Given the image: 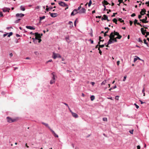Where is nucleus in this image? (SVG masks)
<instances>
[{
    "label": "nucleus",
    "instance_id": "3",
    "mask_svg": "<svg viewBox=\"0 0 149 149\" xmlns=\"http://www.w3.org/2000/svg\"><path fill=\"white\" fill-rule=\"evenodd\" d=\"M52 74L53 76L52 77V79L50 81V84H52L53 83H54L56 79L55 78V75L54 72H53L52 73Z\"/></svg>",
    "mask_w": 149,
    "mask_h": 149
},
{
    "label": "nucleus",
    "instance_id": "11",
    "mask_svg": "<svg viewBox=\"0 0 149 149\" xmlns=\"http://www.w3.org/2000/svg\"><path fill=\"white\" fill-rule=\"evenodd\" d=\"M147 17H146L145 18L143 19H140V20L143 23H147L148 22V21H146L147 19Z\"/></svg>",
    "mask_w": 149,
    "mask_h": 149
},
{
    "label": "nucleus",
    "instance_id": "6",
    "mask_svg": "<svg viewBox=\"0 0 149 149\" xmlns=\"http://www.w3.org/2000/svg\"><path fill=\"white\" fill-rule=\"evenodd\" d=\"M7 120L8 122L10 123H11L15 121V119H12L11 118L9 117H7Z\"/></svg>",
    "mask_w": 149,
    "mask_h": 149
},
{
    "label": "nucleus",
    "instance_id": "31",
    "mask_svg": "<svg viewBox=\"0 0 149 149\" xmlns=\"http://www.w3.org/2000/svg\"><path fill=\"white\" fill-rule=\"evenodd\" d=\"M144 43L145 44H146L147 46H148V43L147 42H146V39L144 40Z\"/></svg>",
    "mask_w": 149,
    "mask_h": 149
},
{
    "label": "nucleus",
    "instance_id": "62",
    "mask_svg": "<svg viewBox=\"0 0 149 149\" xmlns=\"http://www.w3.org/2000/svg\"><path fill=\"white\" fill-rule=\"evenodd\" d=\"M137 149H140V146H137Z\"/></svg>",
    "mask_w": 149,
    "mask_h": 149
},
{
    "label": "nucleus",
    "instance_id": "40",
    "mask_svg": "<svg viewBox=\"0 0 149 149\" xmlns=\"http://www.w3.org/2000/svg\"><path fill=\"white\" fill-rule=\"evenodd\" d=\"M52 61V59H50L49 60V61H47L46 62V63H47L48 62H51Z\"/></svg>",
    "mask_w": 149,
    "mask_h": 149
},
{
    "label": "nucleus",
    "instance_id": "45",
    "mask_svg": "<svg viewBox=\"0 0 149 149\" xmlns=\"http://www.w3.org/2000/svg\"><path fill=\"white\" fill-rule=\"evenodd\" d=\"M135 15H136L135 14V13H134L131 15V16L132 17H133L135 16Z\"/></svg>",
    "mask_w": 149,
    "mask_h": 149
},
{
    "label": "nucleus",
    "instance_id": "60",
    "mask_svg": "<svg viewBox=\"0 0 149 149\" xmlns=\"http://www.w3.org/2000/svg\"><path fill=\"white\" fill-rule=\"evenodd\" d=\"M9 55L10 56V57H11L13 56V54L12 53H10V54H9Z\"/></svg>",
    "mask_w": 149,
    "mask_h": 149
},
{
    "label": "nucleus",
    "instance_id": "41",
    "mask_svg": "<svg viewBox=\"0 0 149 149\" xmlns=\"http://www.w3.org/2000/svg\"><path fill=\"white\" fill-rule=\"evenodd\" d=\"M137 20L136 19H135L134 20V24H136L137 23Z\"/></svg>",
    "mask_w": 149,
    "mask_h": 149
},
{
    "label": "nucleus",
    "instance_id": "54",
    "mask_svg": "<svg viewBox=\"0 0 149 149\" xmlns=\"http://www.w3.org/2000/svg\"><path fill=\"white\" fill-rule=\"evenodd\" d=\"M116 85H115L114 86L112 87V89H114L116 88Z\"/></svg>",
    "mask_w": 149,
    "mask_h": 149
},
{
    "label": "nucleus",
    "instance_id": "15",
    "mask_svg": "<svg viewBox=\"0 0 149 149\" xmlns=\"http://www.w3.org/2000/svg\"><path fill=\"white\" fill-rule=\"evenodd\" d=\"M10 10V8H4L3 9V11L4 12H9Z\"/></svg>",
    "mask_w": 149,
    "mask_h": 149
},
{
    "label": "nucleus",
    "instance_id": "27",
    "mask_svg": "<svg viewBox=\"0 0 149 149\" xmlns=\"http://www.w3.org/2000/svg\"><path fill=\"white\" fill-rule=\"evenodd\" d=\"M21 19H17L16 20L15 22V23H17L19 22L20 20Z\"/></svg>",
    "mask_w": 149,
    "mask_h": 149
},
{
    "label": "nucleus",
    "instance_id": "50",
    "mask_svg": "<svg viewBox=\"0 0 149 149\" xmlns=\"http://www.w3.org/2000/svg\"><path fill=\"white\" fill-rule=\"evenodd\" d=\"M138 41L139 42H142V40L141 39V38H139L138 39Z\"/></svg>",
    "mask_w": 149,
    "mask_h": 149
},
{
    "label": "nucleus",
    "instance_id": "8",
    "mask_svg": "<svg viewBox=\"0 0 149 149\" xmlns=\"http://www.w3.org/2000/svg\"><path fill=\"white\" fill-rule=\"evenodd\" d=\"M77 13H78V12L77 9H75L72 12L71 15V16H74Z\"/></svg>",
    "mask_w": 149,
    "mask_h": 149
},
{
    "label": "nucleus",
    "instance_id": "52",
    "mask_svg": "<svg viewBox=\"0 0 149 149\" xmlns=\"http://www.w3.org/2000/svg\"><path fill=\"white\" fill-rule=\"evenodd\" d=\"M91 84H92V85L93 86L95 84V83L94 82H91Z\"/></svg>",
    "mask_w": 149,
    "mask_h": 149
},
{
    "label": "nucleus",
    "instance_id": "56",
    "mask_svg": "<svg viewBox=\"0 0 149 149\" xmlns=\"http://www.w3.org/2000/svg\"><path fill=\"white\" fill-rule=\"evenodd\" d=\"M117 14V13H113V15H112L111 16H112V17H114V16H115V15L116 14Z\"/></svg>",
    "mask_w": 149,
    "mask_h": 149
},
{
    "label": "nucleus",
    "instance_id": "42",
    "mask_svg": "<svg viewBox=\"0 0 149 149\" xmlns=\"http://www.w3.org/2000/svg\"><path fill=\"white\" fill-rule=\"evenodd\" d=\"M40 7V6H37L35 8V9H39Z\"/></svg>",
    "mask_w": 149,
    "mask_h": 149
},
{
    "label": "nucleus",
    "instance_id": "19",
    "mask_svg": "<svg viewBox=\"0 0 149 149\" xmlns=\"http://www.w3.org/2000/svg\"><path fill=\"white\" fill-rule=\"evenodd\" d=\"M103 17H104V18H102V20H106L107 19L108 17H107V15H103Z\"/></svg>",
    "mask_w": 149,
    "mask_h": 149
},
{
    "label": "nucleus",
    "instance_id": "49",
    "mask_svg": "<svg viewBox=\"0 0 149 149\" xmlns=\"http://www.w3.org/2000/svg\"><path fill=\"white\" fill-rule=\"evenodd\" d=\"M146 4L148 5V6H149V1L148 2H146Z\"/></svg>",
    "mask_w": 149,
    "mask_h": 149
},
{
    "label": "nucleus",
    "instance_id": "46",
    "mask_svg": "<svg viewBox=\"0 0 149 149\" xmlns=\"http://www.w3.org/2000/svg\"><path fill=\"white\" fill-rule=\"evenodd\" d=\"M3 16V14L2 12H0V17Z\"/></svg>",
    "mask_w": 149,
    "mask_h": 149
},
{
    "label": "nucleus",
    "instance_id": "43",
    "mask_svg": "<svg viewBox=\"0 0 149 149\" xmlns=\"http://www.w3.org/2000/svg\"><path fill=\"white\" fill-rule=\"evenodd\" d=\"M133 131H134V130H130L129 131V132H130V133L131 134H133Z\"/></svg>",
    "mask_w": 149,
    "mask_h": 149
},
{
    "label": "nucleus",
    "instance_id": "12",
    "mask_svg": "<svg viewBox=\"0 0 149 149\" xmlns=\"http://www.w3.org/2000/svg\"><path fill=\"white\" fill-rule=\"evenodd\" d=\"M50 16L52 17H55L57 16V14L56 13H49Z\"/></svg>",
    "mask_w": 149,
    "mask_h": 149
},
{
    "label": "nucleus",
    "instance_id": "1",
    "mask_svg": "<svg viewBox=\"0 0 149 149\" xmlns=\"http://www.w3.org/2000/svg\"><path fill=\"white\" fill-rule=\"evenodd\" d=\"M110 39L108 42L107 44H110L113 43L114 42H117V40L116 38H114V35L113 32H111L110 35L109 36Z\"/></svg>",
    "mask_w": 149,
    "mask_h": 149
},
{
    "label": "nucleus",
    "instance_id": "51",
    "mask_svg": "<svg viewBox=\"0 0 149 149\" xmlns=\"http://www.w3.org/2000/svg\"><path fill=\"white\" fill-rule=\"evenodd\" d=\"M89 41H91V44H93V40H91V39H90L89 40Z\"/></svg>",
    "mask_w": 149,
    "mask_h": 149
},
{
    "label": "nucleus",
    "instance_id": "25",
    "mask_svg": "<svg viewBox=\"0 0 149 149\" xmlns=\"http://www.w3.org/2000/svg\"><path fill=\"white\" fill-rule=\"evenodd\" d=\"M106 83V80H104L101 83V85H105Z\"/></svg>",
    "mask_w": 149,
    "mask_h": 149
},
{
    "label": "nucleus",
    "instance_id": "4",
    "mask_svg": "<svg viewBox=\"0 0 149 149\" xmlns=\"http://www.w3.org/2000/svg\"><path fill=\"white\" fill-rule=\"evenodd\" d=\"M52 57L54 59H55L57 58H61V56L60 54H56L55 52H53V53Z\"/></svg>",
    "mask_w": 149,
    "mask_h": 149
},
{
    "label": "nucleus",
    "instance_id": "22",
    "mask_svg": "<svg viewBox=\"0 0 149 149\" xmlns=\"http://www.w3.org/2000/svg\"><path fill=\"white\" fill-rule=\"evenodd\" d=\"M20 9L21 10H23V11H24L25 10V8L24 7L22 6H20Z\"/></svg>",
    "mask_w": 149,
    "mask_h": 149
},
{
    "label": "nucleus",
    "instance_id": "48",
    "mask_svg": "<svg viewBox=\"0 0 149 149\" xmlns=\"http://www.w3.org/2000/svg\"><path fill=\"white\" fill-rule=\"evenodd\" d=\"M8 34V33H6L4 34L3 35V37H5Z\"/></svg>",
    "mask_w": 149,
    "mask_h": 149
},
{
    "label": "nucleus",
    "instance_id": "32",
    "mask_svg": "<svg viewBox=\"0 0 149 149\" xmlns=\"http://www.w3.org/2000/svg\"><path fill=\"white\" fill-rule=\"evenodd\" d=\"M118 20L121 22H124V20H122L121 18H119Z\"/></svg>",
    "mask_w": 149,
    "mask_h": 149
},
{
    "label": "nucleus",
    "instance_id": "28",
    "mask_svg": "<svg viewBox=\"0 0 149 149\" xmlns=\"http://www.w3.org/2000/svg\"><path fill=\"white\" fill-rule=\"evenodd\" d=\"M13 34V33L12 32H10L9 33H8V37H10V36H12Z\"/></svg>",
    "mask_w": 149,
    "mask_h": 149
},
{
    "label": "nucleus",
    "instance_id": "53",
    "mask_svg": "<svg viewBox=\"0 0 149 149\" xmlns=\"http://www.w3.org/2000/svg\"><path fill=\"white\" fill-rule=\"evenodd\" d=\"M103 6L104 7V8L103 9V10L105 11L106 10V7L104 4H103Z\"/></svg>",
    "mask_w": 149,
    "mask_h": 149
},
{
    "label": "nucleus",
    "instance_id": "24",
    "mask_svg": "<svg viewBox=\"0 0 149 149\" xmlns=\"http://www.w3.org/2000/svg\"><path fill=\"white\" fill-rule=\"evenodd\" d=\"M95 98V96L93 95H91L90 97V99L91 101L93 100H94Z\"/></svg>",
    "mask_w": 149,
    "mask_h": 149
},
{
    "label": "nucleus",
    "instance_id": "38",
    "mask_svg": "<svg viewBox=\"0 0 149 149\" xmlns=\"http://www.w3.org/2000/svg\"><path fill=\"white\" fill-rule=\"evenodd\" d=\"M81 8V6H79L78 8L77 9H76L77 10V11L79 10H80V9Z\"/></svg>",
    "mask_w": 149,
    "mask_h": 149
},
{
    "label": "nucleus",
    "instance_id": "14",
    "mask_svg": "<svg viewBox=\"0 0 149 149\" xmlns=\"http://www.w3.org/2000/svg\"><path fill=\"white\" fill-rule=\"evenodd\" d=\"M26 28L27 29L31 30H35V28L34 27L31 26H26Z\"/></svg>",
    "mask_w": 149,
    "mask_h": 149
},
{
    "label": "nucleus",
    "instance_id": "16",
    "mask_svg": "<svg viewBox=\"0 0 149 149\" xmlns=\"http://www.w3.org/2000/svg\"><path fill=\"white\" fill-rule=\"evenodd\" d=\"M42 124L44 125L46 127H48L49 129L50 130V129H52L49 126L48 124L47 123H44V122H42Z\"/></svg>",
    "mask_w": 149,
    "mask_h": 149
},
{
    "label": "nucleus",
    "instance_id": "61",
    "mask_svg": "<svg viewBox=\"0 0 149 149\" xmlns=\"http://www.w3.org/2000/svg\"><path fill=\"white\" fill-rule=\"evenodd\" d=\"M119 97V96L117 95L115 97V99L116 100H118V98Z\"/></svg>",
    "mask_w": 149,
    "mask_h": 149
},
{
    "label": "nucleus",
    "instance_id": "55",
    "mask_svg": "<svg viewBox=\"0 0 149 149\" xmlns=\"http://www.w3.org/2000/svg\"><path fill=\"white\" fill-rule=\"evenodd\" d=\"M142 15H139V16H138V18L139 19H140L141 18V17H142Z\"/></svg>",
    "mask_w": 149,
    "mask_h": 149
},
{
    "label": "nucleus",
    "instance_id": "30",
    "mask_svg": "<svg viewBox=\"0 0 149 149\" xmlns=\"http://www.w3.org/2000/svg\"><path fill=\"white\" fill-rule=\"evenodd\" d=\"M91 3H92L91 0H90V1H89V2L88 3V6L89 7L90 6Z\"/></svg>",
    "mask_w": 149,
    "mask_h": 149
},
{
    "label": "nucleus",
    "instance_id": "26",
    "mask_svg": "<svg viewBox=\"0 0 149 149\" xmlns=\"http://www.w3.org/2000/svg\"><path fill=\"white\" fill-rule=\"evenodd\" d=\"M45 16H43L41 17H40V20H42L44 19L45 18Z\"/></svg>",
    "mask_w": 149,
    "mask_h": 149
},
{
    "label": "nucleus",
    "instance_id": "20",
    "mask_svg": "<svg viewBox=\"0 0 149 149\" xmlns=\"http://www.w3.org/2000/svg\"><path fill=\"white\" fill-rule=\"evenodd\" d=\"M68 24L70 25V28H72L73 26V24L72 22L69 21L68 22Z\"/></svg>",
    "mask_w": 149,
    "mask_h": 149
},
{
    "label": "nucleus",
    "instance_id": "34",
    "mask_svg": "<svg viewBox=\"0 0 149 149\" xmlns=\"http://www.w3.org/2000/svg\"><path fill=\"white\" fill-rule=\"evenodd\" d=\"M137 60V59L136 57V56L134 58V62H135Z\"/></svg>",
    "mask_w": 149,
    "mask_h": 149
},
{
    "label": "nucleus",
    "instance_id": "9",
    "mask_svg": "<svg viewBox=\"0 0 149 149\" xmlns=\"http://www.w3.org/2000/svg\"><path fill=\"white\" fill-rule=\"evenodd\" d=\"M50 130L55 137L57 138L58 137V135L55 133L54 131H53L52 129H50Z\"/></svg>",
    "mask_w": 149,
    "mask_h": 149
},
{
    "label": "nucleus",
    "instance_id": "7",
    "mask_svg": "<svg viewBox=\"0 0 149 149\" xmlns=\"http://www.w3.org/2000/svg\"><path fill=\"white\" fill-rule=\"evenodd\" d=\"M86 10L84 8H82L80 10L79 12L78 13L79 14L84 13H85Z\"/></svg>",
    "mask_w": 149,
    "mask_h": 149
},
{
    "label": "nucleus",
    "instance_id": "21",
    "mask_svg": "<svg viewBox=\"0 0 149 149\" xmlns=\"http://www.w3.org/2000/svg\"><path fill=\"white\" fill-rule=\"evenodd\" d=\"M113 33L114 35V36L115 35H116V36H118V35H119V33H118V32H116L115 31H114V32H112Z\"/></svg>",
    "mask_w": 149,
    "mask_h": 149
},
{
    "label": "nucleus",
    "instance_id": "63",
    "mask_svg": "<svg viewBox=\"0 0 149 149\" xmlns=\"http://www.w3.org/2000/svg\"><path fill=\"white\" fill-rule=\"evenodd\" d=\"M118 1L120 3L123 2V0H118Z\"/></svg>",
    "mask_w": 149,
    "mask_h": 149
},
{
    "label": "nucleus",
    "instance_id": "13",
    "mask_svg": "<svg viewBox=\"0 0 149 149\" xmlns=\"http://www.w3.org/2000/svg\"><path fill=\"white\" fill-rule=\"evenodd\" d=\"M146 12V10L145 9H142L140 13L141 15H143L145 14V12Z\"/></svg>",
    "mask_w": 149,
    "mask_h": 149
},
{
    "label": "nucleus",
    "instance_id": "18",
    "mask_svg": "<svg viewBox=\"0 0 149 149\" xmlns=\"http://www.w3.org/2000/svg\"><path fill=\"white\" fill-rule=\"evenodd\" d=\"M141 32L142 34L143 35H144L146 33L145 31H146V30H144V29L142 28H141Z\"/></svg>",
    "mask_w": 149,
    "mask_h": 149
},
{
    "label": "nucleus",
    "instance_id": "5",
    "mask_svg": "<svg viewBox=\"0 0 149 149\" xmlns=\"http://www.w3.org/2000/svg\"><path fill=\"white\" fill-rule=\"evenodd\" d=\"M58 4L60 6L63 7L67 6V7L65 9H67L68 8V6L64 2L62 1H61L59 2Z\"/></svg>",
    "mask_w": 149,
    "mask_h": 149
},
{
    "label": "nucleus",
    "instance_id": "33",
    "mask_svg": "<svg viewBox=\"0 0 149 149\" xmlns=\"http://www.w3.org/2000/svg\"><path fill=\"white\" fill-rule=\"evenodd\" d=\"M134 105L135 106L136 108L137 109H138L139 108V106H138V105H137L136 103H134Z\"/></svg>",
    "mask_w": 149,
    "mask_h": 149
},
{
    "label": "nucleus",
    "instance_id": "36",
    "mask_svg": "<svg viewBox=\"0 0 149 149\" xmlns=\"http://www.w3.org/2000/svg\"><path fill=\"white\" fill-rule=\"evenodd\" d=\"M126 77H127V76H125L124 77V78H123V81H125L126 79Z\"/></svg>",
    "mask_w": 149,
    "mask_h": 149
},
{
    "label": "nucleus",
    "instance_id": "2",
    "mask_svg": "<svg viewBox=\"0 0 149 149\" xmlns=\"http://www.w3.org/2000/svg\"><path fill=\"white\" fill-rule=\"evenodd\" d=\"M35 37L34 39H33V41L35 42V40H38V42H40L41 41V39H40L41 38V36L40 35V34L37 33H35Z\"/></svg>",
    "mask_w": 149,
    "mask_h": 149
},
{
    "label": "nucleus",
    "instance_id": "44",
    "mask_svg": "<svg viewBox=\"0 0 149 149\" xmlns=\"http://www.w3.org/2000/svg\"><path fill=\"white\" fill-rule=\"evenodd\" d=\"M65 39L67 41H68V40H69V37L67 36L65 37Z\"/></svg>",
    "mask_w": 149,
    "mask_h": 149
},
{
    "label": "nucleus",
    "instance_id": "47",
    "mask_svg": "<svg viewBox=\"0 0 149 149\" xmlns=\"http://www.w3.org/2000/svg\"><path fill=\"white\" fill-rule=\"evenodd\" d=\"M142 92L143 94H145V89L144 88H143L142 90Z\"/></svg>",
    "mask_w": 149,
    "mask_h": 149
},
{
    "label": "nucleus",
    "instance_id": "58",
    "mask_svg": "<svg viewBox=\"0 0 149 149\" xmlns=\"http://www.w3.org/2000/svg\"><path fill=\"white\" fill-rule=\"evenodd\" d=\"M130 25L131 26L133 23V22L132 21H130Z\"/></svg>",
    "mask_w": 149,
    "mask_h": 149
},
{
    "label": "nucleus",
    "instance_id": "39",
    "mask_svg": "<svg viewBox=\"0 0 149 149\" xmlns=\"http://www.w3.org/2000/svg\"><path fill=\"white\" fill-rule=\"evenodd\" d=\"M117 36L118 38V39H120L122 37V36L121 35H120L119 34V35H118Z\"/></svg>",
    "mask_w": 149,
    "mask_h": 149
},
{
    "label": "nucleus",
    "instance_id": "37",
    "mask_svg": "<svg viewBox=\"0 0 149 149\" xmlns=\"http://www.w3.org/2000/svg\"><path fill=\"white\" fill-rule=\"evenodd\" d=\"M99 46L100 47L102 48L104 46V45H99Z\"/></svg>",
    "mask_w": 149,
    "mask_h": 149
},
{
    "label": "nucleus",
    "instance_id": "10",
    "mask_svg": "<svg viewBox=\"0 0 149 149\" xmlns=\"http://www.w3.org/2000/svg\"><path fill=\"white\" fill-rule=\"evenodd\" d=\"M24 15L22 13H17L16 15V16L17 17H22L24 16Z\"/></svg>",
    "mask_w": 149,
    "mask_h": 149
},
{
    "label": "nucleus",
    "instance_id": "57",
    "mask_svg": "<svg viewBox=\"0 0 149 149\" xmlns=\"http://www.w3.org/2000/svg\"><path fill=\"white\" fill-rule=\"evenodd\" d=\"M101 17V16H97L96 17V18H98L99 19H100Z\"/></svg>",
    "mask_w": 149,
    "mask_h": 149
},
{
    "label": "nucleus",
    "instance_id": "64",
    "mask_svg": "<svg viewBox=\"0 0 149 149\" xmlns=\"http://www.w3.org/2000/svg\"><path fill=\"white\" fill-rule=\"evenodd\" d=\"M120 61H118L117 62V64L118 65L120 63Z\"/></svg>",
    "mask_w": 149,
    "mask_h": 149
},
{
    "label": "nucleus",
    "instance_id": "35",
    "mask_svg": "<svg viewBox=\"0 0 149 149\" xmlns=\"http://www.w3.org/2000/svg\"><path fill=\"white\" fill-rule=\"evenodd\" d=\"M103 120L104 121H107V118H103Z\"/></svg>",
    "mask_w": 149,
    "mask_h": 149
},
{
    "label": "nucleus",
    "instance_id": "29",
    "mask_svg": "<svg viewBox=\"0 0 149 149\" xmlns=\"http://www.w3.org/2000/svg\"><path fill=\"white\" fill-rule=\"evenodd\" d=\"M113 21L114 22H115L116 23V24H117V20L116 19V18L114 19H113Z\"/></svg>",
    "mask_w": 149,
    "mask_h": 149
},
{
    "label": "nucleus",
    "instance_id": "59",
    "mask_svg": "<svg viewBox=\"0 0 149 149\" xmlns=\"http://www.w3.org/2000/svg\"><path fill=\"white\" fill-rule=\"evenodd\" d=\"M99 40L100 41H101L102 40H101V39L102 38L101 36H99Z\"/></svg>",
    "mask_w": 149,
    "mask_h": 149
},
{
    "label": "nucleus",
    "instance_id": "17",
    "mask_svg": "<svg viewBox=\"0 0 149 149\" xmlns=\"http://www.w3.org/2000/svg\"><path fill=\"white\" fill-rule=\"evenodd\" d=\"M72 116L74 118H77L78 117V115L74 113H72Z\"/></svg>",
    "mask_w": 149,
    "mask_h": 149
},
{
    "label": "nucleus",
    "instance_id": "23",
    "mask_svg": "<svg viewBox=\"0 0 149 149\" xmlns=\"http://www.w3.org/2000/svg\"><path fill=\"white\" fill-rule=\"evenodd\" d=\"M102 3L104 4L107 5L108 4V3L106 1L104 0L102 2Z\"/></svg>",
    "mask_w": 149,
    "mask_h": 149
}]
</instances>
